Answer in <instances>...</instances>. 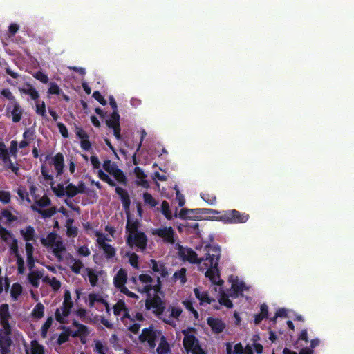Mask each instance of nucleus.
Listing matches in <instances>:
<instances>
[{
    "label": "nucleus",
    "instance_id": "nucleus-55",
    "mask_svg": "<svg viewBox=\"0 0 354 354\" xmlns=\"http://www.w3.org/2000/svg\"><path fill=\"white\" fill-rule=\"evenodd\" d=\"M62 90L55 82H50V87L48 90V93L51 95H59Z\"/></svg>",
    "mask_w": 354,
    "mask_h": 354
},
{
    "label": "nucleus",
    "instance_id": "nucleus-46",
    "mask_svg": "<svg viewBox=\"0 0 354 354\" xmlns=\"http://www.w3.org/2000/svg\"><path fill=\"white\" fill-rule=\"evenodd\" d=\"M143 200L146 204H149L152 207H154L158 205L156 200L148 192L143 194Z\"/></svg>",
    "mask_w": 354,
    "mask_h": 354
},
{
    "label": "nucleus",
    "instance_id": "nucleus-9",
    "mask_svg": "<svg viewBox=\"0 0 354 354\" xmlns=\"http://www.w3.org/2000/svg\"><path fill=\"white\" fill-rule=\"evenodd\" d=\"M120 115H116V113H114L111 118H108L105 120V122L107 127L113 130V135L117 140L121 139V128L120 124Z\"/></svg>",
    "mask_w": 354,
    "mask_h": 354
},
{
    "label": "nucleus",
    "instance_id": "nucleus-19",
    "mask_svg": "<svg viewBox=\"0 0 354 354\" xmlns=\"http://www.w3.org/2000/svg\"><path fill=\"white\" fill-rule=\"evenodd\" d=\"M20 234L26 243L36 241L35 230L31 225L26 226L25 229L20 230Z\"/></svg>",
    "mask_w": 354,
    "mask_h": 354
},
{
    "label": "nucleus",
    "instance_id": "nucleus-13",
    "mask_svg": "<svg viewBox=\"0 0 354 354\" xmlns=\"http://www.w3.org/2000/svg\"><path fill=\"white\" fill-rule=\"evenodd\" d=\"M18 90L21 94L30 96L32 100L37 101L39 97L38 91L30 83H24L22 87L18 88Z\"/></svg>",
    "mask_w": 354,
    "mask_h": 354
},
{
    "label": "nucleus",
    "instance_id": "nucleus-16",
    "mask_svg": "<svg viewBox=\"0 0 354 354\" xmlns=\"http://www.w3.org/2000/svg\"><path fill=\"white\" fill-rule=\"evenodd\" d=\"M127 281V272L120 268L113 278V283L117 289L125 286Z\"/></svg>",
    "mask_w": 354,
    "mask_h": 354
},
{
    "label": "nucleus",
    "instance_id": "nucleus-48",
    "mask_svg": "<svg viewBox=\"0 0 354 354\" xmlns=\"http://www.w3.org/2000/svg\"><path fill=\"white\" fill-rule=\"evenodd\" d=\"M78 194L76 186L73 184L70 183L66 187V195L68 198H73Z\"/></svg>",
    "mask_w": 354,
    "mask_h": 354
},
{
    "label": "nucleus",
    "instance_id": "nucleus-34",
    "mask_svg": "<svg viewBox=\"0 0 354 354\" xmlns=\"http://www.w3.org/2000/svg\"><path fill=\"white\" fill-rule=\"evenodd\" d=\"M89 334V331L88 327L86 325L81 324L80 327L77 328V330L72 332L71 336L73 337H77L80 336H88Z\"/></svg>",
    "mask_w": 354,
    "mask_h": 354
},
{
    "label": "nucleus",
    "instance_id": "nucleus-51",
    "mask_svg": "<svg viewBox=\"0 0 354 354\" xmlns=\"http://www.w3.org/2000/svg\"><path fill=\"white\" fill-rule=\"evenodd\" d=\"M1 215L6 218L7 220V222L10 223L12 222H14L17 220V217L15 215H13L9 210L8 209H3L1 212Z\"/></svg>",
    "mask_w": 354,
    "mask_h": 354
},
{
    "label": "nucleus",
    "instance_id": "nucleus-41",
    "mask_svg": "<svg viewBox=\"0 0 354 354\" xmlns=\"http://www.w3.org/2000/svg\"><path fill=\"white\" fill-rule=\"evenodd\" d=\"M201 197L209 205H215L216 203V196L208 192H202L201 194Z\"/></svg>",
    "mask_w": 354,
    "mask_h": 354
},
{
    "label": "nucleus",
    "instance_id": "nucleus-17",
    "mask_svg": "<svg viewBox=\"0 0 354 354\" xmlns=\"http://www.w3.org/2000/svg\"><path fill=\"white\" fill-rule=\"evenodd\" d=\"M50 164L53 165L57 171V176H60L63 173L64 167V156L61 153H57L53 158Z\"/></svg>",
    "mask_w": 354,
    "mask_h": 354
},
{
    "label": "nucleus",
    "instance_id": "nucleus-24",
    "mask_svg": "<svg viewBox=\"0 0 354 354\" xmlns=\"http://www.w3.org/2000/svg\"><path fill=\"white\" fill-rule=\"evenodd\" d=\"M31 208L33 211L41 214L43 218H50L57 212V208L55 207H52L48 209H41V208L37 207L35 205H32Z\"/></svg>",
    "mask_w": 354,
    "mask_h": 354
},
{
    "label": "nucleus",
    "instance_id": "nucleus-21",
    "mask_svg": "<svg viewBox=\"0 0 354 354\" xmlns=\"http://www.w3.org/2000/svg\"><path fill=\"white\" fill-rule=\"evenodd\" d=\"M194 292L196 297L200 300L201 304L203 303L210 304L215 301L214 299L209 297V294L207 291L201 292L199 288H196L194 290Z\"/></svg>",
    "mask_w": 354,
    "mask_h": 354
},
{
    "label": "nucleus",
    "instance_id": "nucleus-40",
    "mask_svg": "<svg viewBox=\"0 0 354 354\" xmlns=\"http://www.w3.org/2000/svg\"><path fill=\"white\" fill-rule=\"evenodd\" d=\"M98 177L102 181L106 183L111 187H115V181L110 178V176L105 174L102 170L100 169L97 172Z\"/></svg>",
    "mask_w": 354,
    "mask_h": 354
},
{
    "label": "nucleus",
    "instance_id": "nucleus-39",
    "mask_svg": "<svg viewBox=\"0 0 354 354\" xmlns=\"http://www.w3.org/2000/svg\"><path fill=\"white\" fill-rule=\"evenodd\" d=\"M200 212L201 215H205L215 220L214 216H219V212H221V211L209 208H200Z\"/></svg>",
    "mask_w": 354,
    "mask_h": 354
},
{
    "label": "nucleus",
    "instance_id": "nucleus-52",
    "mask_svg": "<svg viewBox=\"0 0 354 354\" xmlns=\"http://www.w3.org/2000/svg\"><path fill=\"white\" fill-rule=\"evenodd\" d=\"M17 193L21 200H26L28 203H30L31 201L29 198L28 193L25 187H19L17 190Z\"/></svg>",
    "mask_w": 354,
    "mask_h": 354
},
{
    "label": "nucleus",
    "instance_id": "nucleus-4",
    "mask_svg": "<svg viewBox=\"0 0 354 354\" xmlns=\"http://www.w3.org/2000/svg\"><path fill=\"white\" fill-rule=\"evenodd\" d=\"M196 328L194 327H188L182 330V333L184 335L183 345L187 353H192L198 349V348L201 347L199 340L195 335L189 334L190 332H196Z\"/></svg>",
    "mask_w": 354,
    "mask_h": 354
},
{
    "label": "nucleus",
    "instance_id": "nucleus-14",
    "mask_svg": "<svg viewBox=\"0 0 354 354\" xmlns=\"http://www.w3.org/2000/svg\"><path fill=\"white\" fill-rule=\"evenodd\" d=\"M149 266L154 272L160 274V278H165L168 275V271L165 265L160 261H157L155 259H151L149 261Z\"/></svg>",
    "mask_w": 354,
    "mask_h": 354
},
{
    "label": "nucleus",
    "instance_id": "nucleus-36",
    "mask_svg": "<svg viewBox=\"0 0 354 354\" xmlns=\"http://www.w3.org/2000/svg\"><path fill=\"white\" fill-rule=\"evenodd\" d=\"M22 292V286L19 283H15L12 284L10 290V295L13 300H17L19 296Z\"/></svg>",
    "mask_w": 354,
    "mask_h": 354
},
{
    "label": "nucleus",
    "instance_id": "nucleus-63",
    "mask_svg": "<svg viewBox=\"0 0 354 354\" xmlns=\"http://www.w3.org/2000/svg\"><path fill=\"white\" fill-rule=\"evenodd\" d=\"M93 97L97 100L100 104L104 106L106 104V100L104 97L101 95L100 92L98 91H95L93 93Z\"/></svg>",
    "mask_w": 354,
    "mask_h": 354
},
{
    "label": "nucleus",
    "instance_id": "nucleus-45",
    "mask_svg": "<svg viewBox=\"0 0 354 354\" xmlns=\"http://www.w3.org/2000/svg\"><path fill=\"white\" fill-rule=\"evenodd\" d=\"M183 304L186 308V309H187L189 311L192 313L194 317L196 319L198 318V317H199L198 313V311L196 310H195L194 308L193 303H192V300H190V299H185V300H184L183 301Z\"/></svg>",
    "mask_w": 354,
    "mask_h": 354
},
{
    "label": "nucleus",
    "instance_id": "nucleus-38",
    "mask_svg": "<svg viewBox=\"0 0 354 354\" xmlns=\"http://www.w3.org/2000/svg\"><path fill=\"white\" fill-rule=\"evenodd\" d=\"M51 189L54 194L59 198H62L66 196V188L64 187V184L59 183L57 186L50 185Z\"/></svg>",
    "mask_w": 354,
    "mask_h": 354
},
{
    "label": "nucleus",
    "instance_id": "nucleus-11",
    "mask_svg": "<svg viewBox=\"0 0 354 354\" xmlns=\"http://www.w3.org/2000/svg\"><path fill=\"white\" fill-rule=\"evenodd\" d=\"M12 334V328H9L8 333L6 330L2 328L0 329V350L10 349L12 341L10 335Z\"/></svg>",
    "mask_w": 354,
    "mask_h": 354
},
{
    "label": "nucleus",
    "instance_id": "nucleus-30",
    "mask_svg": "<svg viewBox=\"0 0 354 354\" xmlns=\"http://www.w3.org/2000/svg\"><path fill=\"white\" fill-rule=\"evenodd\" d=\"M42 274L40 272H32L28 275V280L33 287L37 288Z\"/></svg>",
    "mask_w": 354,
    "mask_h": 354
},
{
    "label": "nucleus",
    "instance_id": "nucleus-47",
    "mask_svg": "<svg viewBox=\"0 0 354 354\" xmlns=\"http://www.w3.org/2000/svg\"><path fill=\"white\" fill-rule=\"evenodd\" d=\"M245 284L243 281H239L236 280L234 281L232 284V288L234 290V292L238 294L239 292H243L245 290Z\"/></svg>",
    "mask_w": 354,
    "mask_h": 354
},
{
    "label": "nucleus",
    "instance_id": "nucleus-50",
    "mask_svg": "<svg viewBox=\"0 0 354 354\" xmlns=\"http://www.w3.org/2000/svg\"><path fill=\"white\" fill-rule=\"evenodd\" d=\"M95 353L102 354L108 351V348L104 346L103 344L100 340L95 341V347L93 348Z\"/></svg>",
    "mask_w": 354,
    "mask_h": 354
},
{
    "label": "nucleus",
    "instance_id": "nucleus-53",
    "mask_svg": "<svg viewBox=\"0 0 354 354\" xmlns=\"http://www.w3.org/2000/svg\"><path fill=\"white\" fill-rule=\"evenodd\" d=\"M41 172L42 176H44V178L46 180L50 181V185H53L55 184L53 176L48 174V171L45 166H44V165L41 166Z\"/></svg>",
    "mask_w": 354,
    "mask_h": 354
},
{
    "label": "nucleus",
    "instance_id": "nucleus-18",
    "mask_svg": "<svg viewBox=\"0 0 354 354\" xmlns=\"http://www.w3.org/2000/svg\"><path fill=\"white\" fill-rule=\"evenodd\" d=\"M11 106L12 107V110L11 111L12 122L15 123L19 122L22 117L23 109L17 101L10 104L8 106V109H10Z\"/></svg>",
    "mask_w": 354,
    "mask_h": 354
},
{
    "label": "nucleus",
    "instance_id": "nucleus-10",
    "mask_svg": "<svg viewBox=\"0 0 354 354\" xmlns=\"http://www.w3.org/2000/svg\"><path fill=\"white\" fill-rule=\"evenodd\" d=\"M73 306L62 304V306L56 309L55 313V318L57 322L62 324H67V321L65 319L67 317L71 311V308Z\"/></svg>",
    "mask_w": 354,
    "mask_h": 354
},
{
    "label": "nucleus",
    "instance_id": "nucleus-54",
    "mask_svg": "<svg viewBox=\"0 0 354 354\" xmlns=\"http://www.w3.org/2000/svg\"><path fill=\"white\" fill-rule=\"evenodd\" d=\"M52 323H53L52 317H48L47 318V319L46 320V322H44V324H43V326H41V335L43 337L46 336L48 329L52 326Z\"/></svg>",
    "mask_w": 354,
    "mask_h": 354
},
{
    "label": "nucleus",
    "instance_id": "nucleus-25",
    "mask_svg": "<svg viewBox=\"0 0 354 354\" xmlns=\"http://www.w3.org/2000/svg\"><path fill=\"white\" fill-rule=\"evenodd\" d=\"M111 175L114 177V178L118 183H120L124 186L127 185V184H128L127 178L126 176V175L124 174V173L123 172V171L121 170L120 169H119V168L115 169Z\"/></svg>",
    "mask_w": 354,
    "mask_h": 354
},
{
    "label": "nucleus",
    "instance_id": "nucleus-56",
    "mask_svg": "<svg viewBox=\"0 0 354 354\" xmlns=\"http://www.w3.org/2000/svg\"><path fill=\"white\" fill-rule=\"evenodd\" d=\"M36 113L44 118L47 117L44 102H42L41 104H36Z\"/></svg>",
    "mask_w": 354,
    "mask_h": 354
},
{
    "label": "nucleus",
    "instance_id": "nucleus-37",
    "mask_svg": "<svg viewBox=\"0 0 354 354\" xmlns=\"http://www.w3.org/2000/svg\"><path fill=\"white\" fill-rule=\"evenodd\" d=\"M31 344V354H45L44 347L39 344L37 340H32Z\"/></svg>",
    "mask_w": 354,
    "mask_h": 354
},
{
    "label": "nucleus",
    "instance_id": "nucleus-1",
    "mask_svg": "<svg viewBox=\"0 0 354 354\" xmlns=\"http://www.w3.org/2000/svg\"><path fill=\"white\" fill-rule=\"evenodd\" d=\"M205 248L207 250L205 258H198V254L190 248L178 246V254L183 261H189L193 264L203 263L204 269H206L205 275L213 284L222 285L223 281L220 278V271L218 268L221 258V247L218 245H206Z\"/></svg>",
    "mask_w": 354,
    "mask_h": 354
},
{
    "label": "nucleus",
    "instance_id": "nucleus-42",
    "mask_svg": "<svg viewBox=\"0 0 354 354\" xmlns=\"http://www.w3.org/2000/svg\"><path fill=\"white\" fill-rule=\"evenodd\" d=\"M113 313L115 316L120 315L122 311L127 310V306L123 300H119L113 307Z\"/></svg>",
    "mask_w": 354,
    "mask_h": 354
},
{
    "label": "nucleus",
    "instance_id": "nucleus-33",
    "mask_svg": "<svg viewBox=\"0 0 354 354\" xmlns=\"http://www.w3.org/2000/svg\"><path fill=\"white\" fill-rule=\"evenodd\" d=\"M186 268H182L179 270L174 272L173 279L176 281L178 279L180 280L182 284H185L187 281L186 278Z\"/></svg>",
    "mask_w": 354,
    "mask_h": 354
},
{
    "label": "nucleus",
    "instance_id": "nucleus-26",
    "mask_svg": "<svg viewBox=\"0 0 354 354\" xmlns=\"http://www.w3.org/2000/svg\"><path fill=\"white\" fill-rule=\"evenodd\" d=\"M62 329L64 331L60 333L57 340V343L59 345H62L68 342L69 339V336L71 334V330L69 329V328L62 326Z\"/></svg>",
    "mask_w": 354,
    "mask_h": 354
},
{
    "label": "nucleus",
    "instance_id": "nucleus-31",
    "mask_svg": "<svg viewBox=\"0 0 354 354\" xmlns=\"http://www.w3.org/2000/svg\"><path fill=\"white\" fill-rule=\"evenodd\" d=\"M70 263H73L71 266V270L75 274H80L82 268L84 267L82 261L80 259H75L73 257H71Z\"/></svg>",
    "mask_w": 354,
    "mask_h": 354
},
{
    "label": "nucleus",
    "instance_id": "nucleus-2",
    "mask_svg": "<svg viewBox=\"0 0 354 354\" xmlns=\"http://www.w3.org/2000/svg\"><path fill=\"white\" fill-rule=\"evenodd\" d=\"M215 221H221L225 224H241L246 223L250 216L245 212L236 209L222 210L219 216H214Z\"/></svg>",
    "mask_w": 354,
    "mask_h": 354
},
{
    "label": "nucleus",
    "instance_id": "nucleus-20",
    "mask_svg": "<svg viewBox=\"0 0 354 354\" xmlns=\"http://www.w3.org/2000/svg\"><path fill=\"white\" fill-rule=\"evenodd\" d=\"M52 247L53 254L59 261H62L63 257L62 254L66 251V247L63 241L61 239L57 240Z\"/></svg>",
    "mask_w": 354,
    "mask_h": 354
},
{
    "label": "nucleus",
    "instance_id": "nucleus-57",
    "mask_svg": "<svg viewBox=\"0 0 354 354\" xmlns=\"http://www.w3.org/2000/svg\"><path fill=\"white\" fill-rule=\"evenodd\" d=\"M88 277L89 282L92 286H95L97 281L98 277L97 275L91 269H88Z\"/></svg>",
    "mask_w": 354,
    "mask_h": 354
},
{
    "label": "nucleus",
    "instance_id": "nucleus-28",
    "mask_svg": "<svg viewBox=\"0 0 354 354\" xmlns=\"http://www.w3.org/2000/svg\"><path fill=\"white\" fill-rule=\"evenodd\" d=\"M44 306L41 303H37L31 313L32 316L37 319H41L44 317Z\"/></svg>",
    "mask_w": 354,
    "mask_h": 354
},
{
    "label": "nucleus",
    "instance_id": "nucleus-60",
    "mask_svg": "<svg viewBox=\"0 0 354 354\" xmlns=\"http://www.w3.org/2000/svg\"><path fill=\"white\" fill-rule=\"evenodd\" d=\"M9 246H10V250L12 251V252L13 254H15L16 257L21 256L19 253L18 242L15 238H12V242L10 243Z\"/></svg>",
    "mask_w": 354,
    "mask_h": 354
},
{
    "label": "nucleus",
    "instance_id": "nucleus-7",
    "mask_svg": "<svg viewBox=\"0 0 354 354\" xmlns=\"http://www.w3.org/2000/svg\"><path fill=\"white\" fill-rule=\"evenodd\" d=\"M151 233L154 236L162 238L165 243L174 244L175 242L174 230L170 226L153 229Z\"/></svg>",
    "mask_w": 354,
    "mask_h": 354
},
{
    "label": "nucleus",
    "instance_id": "nucleus-6",
    "mask_svg": "<svg viewBox=\"0 0 354 354\" xmlns=\"http://www.w3.org/2000/svg\"><path fill=\"white\" fill-rule=\"evenodd\" d=\"M127 243L130 246L134 245L141 251H144L147 248V237L143 232L136 231L133 235L128 236Z\"/></svg>",
    "mask_w": 354,
    "mask_h": 354
},
{
    "label": "nucleus",
    "instance_id": "nucleus-32",
    "mask_svg": "<svg viewBox=\"0 0 354 354\" xmlns=\"http://www.w3.org/2000/svg\"><path fill=\"white\" fill-rule=\"evenodd\" d=\"M138 228V223L137 221H131L129 219L127 220L126 224V233L128 234V236H132Z\"/></svg>",
    "mask_w": 354,
    "mask_h": 354
},
{
    "label": "nucleus",
    "instance_id": "nucleus-43",
    "mask_svg": "<svg viewBox=\"0 0 354 354\" xmlns=\"http://www.w3.org/2000/svg\"><path fill=\"white\" fill-rule=\"evenodd\" d=\"M102 166L103 169L111 175L113 174L115 169L118 168L115 163H113L109 160H104Z\"/></svg>",
    "mask_w": 354,
    "mask_h": 354
},
{
    "label": "nucleus",
    "instance_id": "nucleus-5",
    "mask_svg": "<svg viewBox=\"0 0 354 354\" xmlns=\"http://www.w3.org/2000/svg\"><path fill=\"white\" fill-rule=\"evenodd\" d=\"M145 308L148 310L152 309L153 313L161 319L160 316L165 309V304L158 295L154 294L151 298H147Z\"/></svg>",
    "mask_w": 354,
    "mask_h": 354
},
{
    "label": "nucleus",
    "instance_id": "nucleus-29",
    "mask_svg": "<svg viewBox=\"0 0 354 354\" xmlns=\"http://www.w3.org/2000/svg\"><path fill=\"white\" fill-rule=\"evenodd\" d=\"M100 248L103 250L105 257L107 259H113L116 254V250L115 248L109 243L104 245V246L101 247Z\"/></svg>",
    "mask_w": 354,
    "mask_h": 354
},
{
    "label": "nucleus",
    "instance_id": "nucleus-64",
    "mask_svg": "<svg viewBox=\"0 0 354 354\" xmlns=\"http://www.w3.org/2000/svg\"><path fill=\"white\" fill-rule=\"evenodd\" d=\"M35 137V131H32L29 129H26L23 133L24 140H28V141H29V142H30V141L32 140H34Z\"/></svg>",
    "mask_w": 354,
    "mask_h": 354
},
{
    "label": "nucleus",
    "instance_id": "nucleus-35",
    "mask_svg": "<svg viewBox=\"0 0 354 354\" xmlns=\"http://www.w3.org/2000/svg\"><path fill=\"white\" fill-rule=\"evenodd\" d=\"M161 212L162 214L167 220H171L173 218L171 211L170 210L169 204L167 201H163L161 204Z\"/></svg>",
    "mask_w": 354,
    "mask_h": 354
},
{
    "label": "nucleus",
    "instance_id": "nucleus-58",
    "mask_svg": "<svg viewBox=\"0 0 354 354\" xmlns=\"http://www.w3.org/2000/svg\"><path fill=\"white\" fill-rule=\"evenodd\" d=\"M1 94L6 99L10 101V104L17 102L15 97L12 95L8 88H4L1 91Z\"/></svg>",
    "mask_w": 354,
    "mask_h": 354
},
{
    "label": "nucleus",
    "instance_id": "nucleus-8",
    "mask_svg": "<svg viewBox=\"0 0 354 354\" xmlns=\"http://www.w3.org/2000/svg\"><path fill=\"white\" fill-rule=\"evenodd\" d=\"M12 315L10 313L9 305L6 303L0 305V325L6 330H9V328H12L10 324V319Z\"/></svg>",
    "mask_w": 354,
    "mask_h": 354
},
{
    "label": "nucleus",
    "instance_id": "nucleus-62",
    "mask_svg": "<svg viewBox=\"0 0 354 354\" xmlns=\"http://www.w3.org/2000/svg\"><path fill=\"white\" fill-rule=\"evenodd\" d=\"M0 201L4 204H8L10 202V194L7 191H0Z\"/></svg>",
    "mask_w": 354,
    "mask_h": 354
},
{
    "label": "nucleus",
    "instance_id": "nucleus-12",
    "mask_svg": "<svg viewBox=\"0 0 354 354\" xmlns=\"http://www.w3.org/2000/svg\"><path fill=\"white\" fill-rule=\"evenodd\" d=\"M207 324L211 328L212 332L216 334L222 333L226 326L223 320L212 317L207 319Z\"/></svg>",
    "mask_w": 354,
    "mask_h": 354
},
{
    "label": "nucleus",
    "instance_id": "nucleus-22",
    "mask_svg": "<svg viewBox=\"0 0 354 354\" xmlns=\"http://www.w3.org/2000/svg\"><path fill=\"white\" fill-rule=\"evenodd\" d=\"M160 342L156 348L158 354H168L171 351L170 346L165 335H162L159 339Z\"/></svg>",
    "mask_w": 354,
    "mask_h": 354
},
{
    "label": "nucleus",
    "instance_id": "nucleus-44",
    "mask_svg": "<svg viewBox=\"0 0 354 354\" xmlns=\"http://www.w3.org/2000/svg\"><path fill=\"white\" fill-rule=\"evenodd\" d=\"M0 237L7 243H8L9 239L14 238L13 234L8 230L3 227H0Z\"/></svg>",
    "mask_w": 354,
    "mask_h": 354
},
{
    "label": "nucleus",
    "instance_id": "nucleus-3",
    "mask_svg": "<svg viewBox=\"0 0 354 354\" xmlns=\"http://www.w3.org/2000/svg\"><path fill=\"white\" fill-rule=\"evenodd\" d=\"M161 330L156 329L153 325L142 330L138 339L141 343H147L150 349H154L156 342L162 336Z\"/></svg>",
    "mask_w": 354,
    "mask_h": 354
},
{
    "label": "nucleus",
    "instance_id": "nucleus-61",
    "mask_svg": "<svg viewBox=\"0 0 354 354\" xmlns=\"http://www.w3.org/2000/svg\"><path fill=\"white\" fill-rule=\"evenodd\" d=\"M50 203L51 201L50 198L46 196H44L39 200L36 201V204L40 207H47L50 205Z\"/></svg>",
    "mask_w": 354,
    "mask_h": 354
},
{
    "label": "nucleus",
    "instance_id": "nucleus-15",
    "mask_svg": "<svg viewBox=\"0 0 354 354\" xmlns=\"http://www.w3.org/2000/svg\"><path fill=\"white\" fill-rule=\"evenodd\" d=\"M115 192L120 196L124 209L126 210L129 209L131 205V200L128 192L116 185Z\"/></svg>",
    "mask_w": 354,
    "mask_h": 354
},
{
    "label": "nucleus",
    "instance_id": "nucleus-23",
    "mask_svg": "<svg viewBox=\"0 0 354 354\" xmlns=\"http://www.w3.org/2000/svg\"><path fill=\"white\" fill-rule=\"evenodd\" d=\"M1 158L6 169H10L15 175H19V167L12 163L9 153L4 156H1Z\"/></svg>",
    "mask_w": 354,
    "mask_h": 354
},
{
    "label": "nucleus",
    "instance_id": "nucleus-27",
    "mask_svg": "<svg viewBox=\"0 0 354 354\" xmlns=\"http://www.w3.org/2000/svg\"><path fill=\"white\" fill-rule=\"evenodd\" d=\"M57 234L54 232L49 233L46 238L41 239V243L46 247L53 246L57 241Z\"/></svg>",
    "mask_w": 354,
    "mask_h": 354
},
{
    "label": "nucleus",
    "instance_id": "nucleus-49",
    "mask_svg": "<svg viewBox=\"0 0 354 354\" xmlns=\"http://www.w3.org/2000/svg\"><path fill=\"white\" fill-rule=\"evenodd\" d=\"M178 217L180 219H194L198 220V216L189 215L188 209L183 208L180 210Z\"/></svg>",
    "mask_w": 354,
    "mask_h": 354
},
{
    "label": "nucleus",
    "instance_id": "nucleus-59",
    "mask_svg": "<svg viewBox=\"0 0 354 354\" xmlns=\"http://www.w3.org/2000/svg\"><path fill=\"white\" fill-rule=\"evenodd\" d=\"M33 77L41 82L42 83L46 84L48 82V76L42 71H38L34 75Z\"/></svg>",
    "mask_w": 354,
    "mask_h": 354
}]
</instances>
